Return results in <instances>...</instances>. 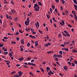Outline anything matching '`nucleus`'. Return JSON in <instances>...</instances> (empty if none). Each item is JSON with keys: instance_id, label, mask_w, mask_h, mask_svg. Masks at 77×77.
I'll list each match as a JSON object with an SVG mask.
<instances>
[{"instance_id": "b1692460", "label": "nucleus", "mask_w": 77, "mask_h": 77, "mask_svg": "<svg viewBox=\"0 0 77 77\" xmlns=\"http://www.w3.org/2000/svg\"><path fill=\"white\" fill-rule=\"evenodd\" d=\"M59 53L60 54H63V53H62V51H60L59 52Z\"/></svg>"}, {"instance_id": "ea45409f", "label": "nucleus", "mask_w": 77, "mask_h": 77, "mask_svg": "<svg viewBox=\"0 0 77 77\" xmlns=\"http://www.w3.org/2000/svg\"><path fill=\"white\" fill-rule=\"evenodd\" d=\"M40 69H41V70L42 71V72H44V69H43L42 68H41Z\"/></svg>"}, {"instance_id": "4c0bfd02", "label": "nucleus", "mask_w": 77, "mask_h": 77, "mask_svg": "<svg viewBox=\"0 0 77 77\" xmlns=\"http://www.w3.org/2000/svg\"><path fill=\"white\" fill-rule=\"evenodd\" d=\"M9 55H10V57H11L12 56V54H11V53H9Z\"/></svg>"}, {"instance_id": "2f4dec72", "label": "nucleus", "mask_w": 77, "mask_h": 77, "mask_svg": "<svg viewBox=\"0 0 77 77\" xmlns=\"http://www.w3.org/2000/svg\"><path fill=\"white\" fill-rule=\"evenodd\" d=\"M55 61H58V59L57 57H55Z\"/></svg>"}, {"instance_id": "79ce46f5", "label": "nucleus", "mask_w": 77, "mask_h": 77, "mask_svg": "<svg viewBox=\"0 0 77 77\" xmlns=\"http://www.w3.org/2000/svg\"><path fill=\"white\" fill-rule=\"evenodd\" d=\"M55 2H56L57 3H59V0H55Z\"/></svg>"}, {"instance_id": "9d476101", "label": "nucleus", "mask_w": 77, "mask_h": 77, "mask_svg": "<svg viewBox=\"0 0 77 77\" xmlns=\"http://www.w3.org/2000/svg\"><path fill=\"white\" fill-rule=\"evenodd\" d=\"M18 60L20 61H21V60H23V57H22L18 59Z\"/></svg>"}, {"instance_id": "bf43d9fd", "label": "nucleus", "mask_w": 77, "mask_h": 77, "mask_svg": "<svg viewBox=\"0 0 77 77\" xmlns=\"http://www.w3.org/2000/svg\"><path fill=\"white\" fill-rule=\"evenodd\" d=\"M74 5L75 7V9L77 8V5H76L74 4Z\"/></svg>"}, {"instance_id": "a18cd8bd", "label": "nucleus", "mask_w": 77, "mask_h": 77, "mask_svg": "<svg viewBox=\"0 0 77 77\" xmlns=\"http://www.w3.org/2000/svg\"><path fill=\"white\" fill-rule=\"evenodd\" d=\"M16 39L17 41H19V39H20V38L18 37H17L16 38Z\"/></svg>"}, {"instance_id": "4468645a", "label": "nucleus", "mask_w": 77, "mask_h": 77, "mask_svg": "<svg viewBox=\"0 0 77 77\" xmlns=\"http://www.w3.org/2000/svg\"><path fill=\"white\" fill-rule=\"evenodd\" d=\"M46 69H47V72H48L49 70L50 69V68L49 67H47Z\"/></svg>"}, {"instance_id": "412c9836", "label": "nucleus", "mask_w": 77, "mask_h": 77, "mask_svg": "<svg viewBox=\"0 0 77 77\" xmlns=\"http://www.w3.org/2000/svg\"><path fill=\"white\" fill-rule=\"evenodd\" d=\"M61 22H62L63 25H64V24H65V22H64V21H63V20H62L61 21Z\"/></svg>"}, {"instance_id": "8fccbe9b", "label": "nucleus", "mask_w": 77, "mask_h": 77, "mask_svg": "<svg viewBox=\"0 0 77 77\" xmlns=\"http://www.w3.org/2000/svg\"><path fill=\"white\" fill-rule=\"evenodd\" d=\"M70 62H71V61H72V60H73V58L71 57L70 58Z\"/></svg>"}, {"instance_id": "f257e3e1", "label": "nucleus", "mask_w": 77, "mask_h": 77, "mask_svg": "<svg viewBox=\"0 0 77 77\" xmlns=\"http://www.w3.org/2000/svg\"><path fill=\"white\" fill-rule=\"evenodd\" d=\"M34 8H35V11H39V5L37 4H35L34 5Z\"/></svg>"}, {"instance_id": "39448f33", "label": "nucleus", "mask_w": 77, "mask_h": 77, "mask_svg": "<svg viewBox=\"0 0 77 77\" xmlns=\"http://www.w3.org/2000/svg\"><path fill=\"white\" fill-rule=\"evenodd\" d=\"M18 74H19L20 76H21L23 74V72H22L21 71H20L19 72H18Z\"/></svg>"}, {"instance_id": "5fc2aeb1", "label": "nucleus", "mask_w": 77, "mask_h": 77, "mask_svg": "<svg viewBox=\"0 0 77 77\" xmlns=\"http://www.w3.org/2000/svg\"><path fill=\"white\" fill-rule=\"evenodd\" d=\"M6 17L7 18V19H9V16H8V14H7L6 15Z\"/></svg>"}, {"instance_id": "864d4df0", "label": "nucleus", "mask_w": 77, "mask_h": 77, "mask_svg": "<svg viewBox=\"0 0 77 77\" xmlns=\"http://www.w3.org/2000/svg\"><path fill=\"white\" fill-rule=\"evenodd\" d=\"M11 4H12L13 5H14V3L13 2V1H11Z\"/></svg>"}, {"instance_id": "58836bf2", "label": "nucleus", "mask_w": 77, "mask_h": 77, "mask_svg": "<svg viewBox=\"0 0 77 77\" xmlns=\"http://www.w3.org/2000/svg\"><path fill=\"white\" fill-rule=\"evenodd\" d=\"M35 47H37V46H38V43H36L35 44Z\"/></svg>"}, {"instance_id": "c756f323", "label": "nucleus", "mask_w": 77, "mask_h": 77, "mask_svg": "<svg viewBox=\"0 0 77 77\" xmlns=\"http://www.w3.org/2000/svg\"><path fill=\"white\" fill-rule=\"evenodd\" d=\"M73 53H77V51L74 50L73 51H72Z\"/></svg>"}, {"instance_id": "ddd939ff", "label": "nucleus", "mask_w": 77, "mask_h": 77, "mask_svg": "<svg viewBox=\"0 0 77 77\" xmlns=\"http://www.w3.org/2000/svg\"><path fill=\"white\" fill-rule=\"evenodd\" d=\"M21 44H24V40H23V39L21 40Z\"/></svg>"}, {"instance_id": "7ed1b4c3", "label": "nucleus", "mask_w": 77, "mask_h": 77, "mask_svg": "<svg viewBox=\"0 0 77 77\" xmlns=\"http://www.w3.org/2000/svg\"><path fill=\"white\" fill-rule=\"evenodd\" d=\"M29 21H26L25 22V24L26 26H28L29 24Z\"/></svg>"}, {"instance_id": "3c124183", "label": "nucleus", "mask_w": 77, "mask_h": 77, "mask_svg": "<svg viewBox=\"0 0 77 77\" xmlns=\"http://www.w3.org/2000/svg\"><path fill=\"white\" fill-rule=\"evenodd\" d=\"M45 46H46V47H48V43L46 44H45Z\"/></svg>"}, {"instance_id": "f704fd0d", "label": "nucleus", "mask_w": 77, "mask_h": 77, "mask_svg": "<svg viewBox=\"0 0 77 77\" xmlns=\"http://www.w3.org/2000/svg\"><path fill=\"white\" fill-rule=\"evenodd\" d=\"M61 1L62 2V3L63 4H65V1H64H64H63V0H61Z\"/></svg>"}, {"instance_id": "f3484780", "label": "nucleus", "mask_w": 77, "mask_h": 77, "mask_svg": "<svg viewBox=\"0 0 77 77\" xmlns=\"http://www.w3.org/2000/svg\"><path fill=\"white\" fill-rule=\"evenodd\" d=\"M38 3L39 5H40V6H42V3H41V2H38Z\"/></svg>"}, {"instance_id": "13d9d810", "label": "nucleus", "mask_w": 77, "mask_h": 77, "mask_svg": "<svg viewBox=\"0 0 77 77\" xmlns=\"http://www.w3.org/2000/svg\"><path fill=\"white\" fill-rule=\"evenodd\" d=\"M60 24L61 26H62L63 25V24L62 23V22H60Z\"/></svg>"}, {"instance_id": "c03bdc74", "label": "nucleus", "mask_w": 77, "mask_h": 77, "mask_svg": "<svg viewBox=\"0 0 77 77\" xmlns=\"http://www.w3.org/2000/svg\"><path fill=\"white\" fill-rule=\"evenodd\" d=\"M30 59H31V58H30V57H28V58H26V59H28V60H30Z\"/></svg>"}, {"instance_id": "0e129e2a", "label": "nucleus", "mask_w": 77, "mask_h": 77, "mask_svg": "<svg viewBox=\"0 0 77 77\" xmlns=\"http://www.w3.org/2000/svg\"><path fill=\"white\" fill-rule=\"evenodd\" d=\"M50 21L51 23H53V22H52V19L51 18L50 19Z\"/></svg>"}, {"instance_id": "6e6552de", "label": "nucleus", "mask_w": 77, "mask_h": 77, "mask_svg": "<svg viewBox=\"0 0 77 77\" xmlns=\"http://www.w3.org/2000/svg\"><path fill=\"white\" fill-rule=\"evenodd\" d=\"M72 14H73L74 15H76L75 14H76V12H75V11H72Z\"/></svg>"}, {"instance_id": "5701e85b", "label": "nucleus", "mask_w": 77, "mask_h": 77, "mask_svg": "<svg viewBox=\"0 0 77 77\" xmlns=\"http://www.w3.org/2000/svg\"><path fill=\"white\" fill-rule=\"evenodd\" d=\"M74 17L75 18V20H77V17L76 14H75V17Z\"/></svg>"}, {"instance_id": "dca6fc26", "label": "nucleus", "mask_w": 77, "mask_h": 77, "mask_svg": "<svg viewBox=\"0 0 77 77\" xmlns=\"http://www.w3.org/2000/svg\"><path fill=\"white\" fill-rule=\"evenodd\" d=\"M52 9H53V10H54V9H55V6H54L53 5H52Z\"/></svg>"}, {"instance_id": "6ab92c4d", "label": "nucleus", "mask_w": 77, "mask_h": 77, "mask_svg": "<svg viewBox=\"0 0 77 77\" xmlns=\"http://www.w3.org/2000/svg\"><path fill=\"white\" fill-rule=\"evenodd\" d=\"M14 21H18V17H16V18H14Z\"/></svg>"}, {"instance_id": "4be33fe9", "label": "nucleus", "mask_w": 77, "mask_h": 77, "mask_svg": "<svg viewBox=\"0 0 77 77\" xmlns=\"http://www.w3.org/2000/svg\"><path fill=\"white\" fill-rule=\"evenodd\" d=\"M58 57H62V55H58Z\"/></svg>"}, {"instance_id": "9b49d317", "label": "nucleus", "mask_w": 77, "mask_h": 77, "mask_svg": "<svg viewBox=\"0 0 77 77\" xmlns=\"http://www.w3.org/2000/svg\"><path fill=\"white\" fill-rule=\"evenodd\" d=\"M20 47L21 48V49L20 50V51H23V48L21 47V46H20Z\"/></svg>"}, {"instance_id": "cd10ccee", "label": "nucleus", "mask_w": 77, "mask_h": 77, "mask_svg": "<svg viewBox=\"0 0 77 77\" xmlns=\"http://www.w3.org/2000/svg\"><path fill=\"white\" fill-rule=\"evenodd\" d=\"M23 66L24 67V68H28V66L26 65H24Z\"/></svg>"}, {"instance_id": "72a5a7b5", "label": "nucleus", "mask_w": 77, "mask_h": 77, "mask_svg": "<svg viewBox=\"0 0 77 77\" xmlns=\"http://www.w3.org/2000/svg\"><path fill=\"white\" fill-rule=\"evenodd\" d=\"M56 63L57 64V65H59V66H61L60 65V64H59V62H57Z\"/></svg>"}, {"instance_id": "0eeeda50", "label": "nucleus", "mask_w": 77, "mask_h": 77, "mask_svg": "<svg viewBox=\"0 0 77 77\" xmlns=\"http://www.w3.org/2000/svg\"><path fill=\"white\" fill-rule=\"evenodd\" d=\"M11 11L12 12V13H13V12H16V11H15V10H14V9H11Z\"/></svg>"}, {"instance_id": "a878e982", "label": "nucleus", "mask_w": 77, "mask_h": 77, "mask_svg": "<svg viewBox=\"0 0 77 77\" xmlns=\"http://www.w3.org/2000/svg\"><path fill=\"white\" fill-rule=\"evenodd\" d=\"M27 45L28 47H30V44L29 43H28L27 44Z\"/></svg>"}, {"instance_id": "49530a36", "label": "nucleus", "mask_w": 77, "mask_h": 77, "mask_svg": "<svg viewBox=\"0 0 77 77\" xmlns=\"http://www.w3.org/2000/svg\"><path fill=\"white\" fill-rule=\"evenodd\" d=\"M16 35H19V32H17L16 33Z\"/></svg>"}, {"instance_id": "20e7f679", "label": "nucleus", "mask_w": 77, "mask_h": 77, "mask_svg": "<svg viewBox=\"0 0 77 77\" xmlns=\"http://www.w3.org/2000/svg\"><path fill=\"white\" fill-rule=\"evenodd\" d=\"M29 37H30V38H32V39H36V38L35 36H32V35H29Z\"/></svg>"}, {"instance_id": "f8f14e48", "label": "nucleus", "mask_w": 77, "mask_h": 77, "mask_svg": "<svg viewBox=\"0 0 77 77\" xmlns=\"http://www.w3.org/2000/svg\"><path fill=\"white\" fill-rule=\"evenodd\" d=\"M73 1L74 3H75V4H76L77 5V1L76 0H73Z\"/></svg>"}, {"instance_id": "f03ea898", "label": "nucleus", "mask_w": 77, "mask_h": 77, "mask_svg": "<svg viewBox=\"0 0 77 77\" xmlns=\"http://www.w3.org/2000/svg\"><path fill=\"white\" fill-rule=\"evenodd\" d=\"M64 33H65L66 34L64 33H63V32H62V33L63 34V35L64 36L66 37V36H68V37H69V36H70V35L69 34V33H68L67 31H64Z\"/></svg>"}, {"instance_id": "4d7b16f0", "label": "nucleus", "mask_w": 77, "mask_h": 77, "mask_svg": "<svg viewBox=\"0 0 77 77\" xmlns=\"http://www.w3.org/2000/svg\"><path fill=\"white\" fill-rule=\"evenodd\" d=\"M11 44H16V42H11Z\"/></svg>"}, {"instance_id": "09e8293b", "label": "nucleus", "mask_w": 77, "mask_h": 77, "mask_svg": "<svg viewBox=\"0 0 77 77\" xmlns=\"http://www.w3.org/2000/svg\"><path fill=\"white\" fill-rule=\"evenodd\" d=\"M50 11L51 12V13H52V9H51V8H50Z\"/></svg>"}, {"instance_id": "052dcab7", "label": "nucleus", "mask_w": 77, "mask_h": 77, "mask_svg": "<svg viewBox=\"0 0 77 77\" xmlns=\"http://www.w3.org/2000/svg\"><path fill=\"white\" fill-rule=\"evenodd\" d=\"M53 65L54 66H57L56 64L54 63H53Z\"/></svg>"}, {"instance_id": "680f3d73", "label": "nucleus", "mask_w": 77, "mask_h": 77, "mask_svg": "<svg viewBox=\"0 0 77 77\" xmlns=\"http://www.w3.org/2000/svg\"><path fill=\"white\" fill-rule=\"evenodd\" d=\"M60 45L61 46H62V47H64V46H65V45H62V44H61Z\"/></svg>"}, {"instance_id": "c85d7f7f", "label": "nucleus", "mask_w": 77, "mask_h": 77, "mask_svg": "<svg viewBox=\"0 0 77 77\" xmlns=\"http://www.w3.org/2000/svg\"><path fill=\"white\" fill-rule=\"evenodd\" d=\"M30 29H31V32H34V30L32 29V28H30Z\"/></svg>"}, {"instance_id": "aec40b11", "label": "nucleus", "mask_w": 77, "mask_h": 77, "mask_svg": "<svg viewBox=\"0 0 77 77\" xmlns=\"http://www.w3.org/2000/svg\"><path fill=\"white\" fill-rule=\"evenodd\" d=\"M31 65H32V66H36V64H34L33 63H31Z\"/></svg>"}, {"instance_id": "e2e57ef3", "label": "nucleus", "mask_w": 77, "mask_h": 77, "mask_svg": "<svg viewBox=\"0 0 77 77\" xmlns=\"http://www.w3.org/2000/svg\"><path fill=\"white\" fill-rule=\"evenodd\" d=\"M29 52H30V53H33V51L32 50H29Z\"/></svg>"}, {"instance_id": "c9c22d12", "label": "nucleus", "mask_w": 77, "mask_h": 77, "mask_svg": "<svg viewBox=\"0 0 77 77\" xmlns=\"http://www.w3.org/2000/svg\"><path fill=\"white\" fill-rule=\"evenodd\" d=\"M46 16L48 19H49V18H50V16L49 15H46Z\"/></svg>"}, {"instance_id": "393cba45", "label": "nucleus", "mask_w": 77, "mask_h": 77, "mask_svg": "<svg viewBox=\"0 0 77 77\" xmlns=\"http://www.w3.org/2000/svg\"><path fill=\"white\" fill-rule=\"evenodd\" d=\"M64 12L65 13H66V14H68V11H67V10H65Z\"/></svg>"}, {"instance_id": "1a4fd4ad", "label": "nucleus", "mask_w": 77, "mask_h": 77, "mask_svg": "<svg viewBox=\"0 0 77 77\" xmlns=\"http://www.w3.org/2000/svg\"><path fill=\"white\" fill-rule=\"evenodd\" d=\"M53 51H49L47 52V54H51V53H53Z\"/></svg>"}, {"instance_id": "473e14b6", "label": "nucleus", "mask_w": 77, "mask_h": 77, "mask_svg": "<svg viewBox=\"0 0 77 77\" xmlns=\"http://www.w3.org/2000/svg\"><path fill=\"white\" fill-rule=\"evenodd\" d=\"M3 38L4 39H8V38L6 37H4Z\"/></svg>"}, {"instance_id": "a19ab883", "label": "nucleus", "mask_w": 77, "mask_h": 77, "mask_svg": "<svg viewBox=\"0 0 77 77\" xmlns=\"http://www.w3.org/2000/svg\"><path fill=\"white\" fill-rule=\"evenodd\" d=\"M38 32H40V33H41V34H42V31H41L40 30H38Z\"/></svg>"}, {"instance_id": "37998d69", "label": "nucleus", "mask_w": 77, "mask_h": 77, "mask_svg": "<svg viewBox=\"0 0 77 77\" xmlns=\"http://www.w3.org/2000/svg\"><path fill=\"white\" fill-rule=\"evenodd\" d=\"M58 36L59 37H62V35H61V34H60V33L59 34Z\"/></svg>"}, {"instance_id": "bb28decb", "label": "nucleus", "mask_w": 77, "mask_h": 77, "mask_svg": "<svg viewBox=\"0 0 77 77\" xmlns=\"http://www.w3.org/2000/svg\"><path fill=\"white\" fill-rule=\"evenodd\" d=\"M3 46H4V44H2H2H1V43H0V47H3Z\"/></svg>"}, {"instance_id": "423d86ee", "label": "nucleus", "mask_w": 77, "mask_h": 77, "mask_svg": "<svg viewBox=\"0 0 77 77\" xmlns=\"http://www.w3.org/2000/svg\"><path fill=\"white\" fill-rule=\"evenodd\" d=\"M63 68L65 71H67V70L66 69H68V67H67V66H63Z\"/></svg>"}, {"instance_id": "de8ad7c7", "label": "nucleus", "mask_w": 77, "mask_h": 77, "mask_svg": "<svg viewBox=\"0 0 77 77\" xmlns=\"http://www.w3.org/2000/svg\"><path fill=\"white\" fill-rule=\"evenodd\" d=\"M19 32H20V33H23V31H21V30H19Z\"/></svg>"}, {"instance_id": "6e6d98bb", "label": "nucleus", "mask_w": 77, "mask_h": 77, "mask_svg": "<svg viewBox=\"0 0 77 77\" xmlns=\"http://www.w3.org/2000/svg\"><path fill=\"white\" fill-rule=\"evenodd\" d=\"M68 48H65V50L66 51H68Z\"/></svg>"}, {"instance_id": "603ef678", "label": "nucleus", "mask_w": 77, "mask_h": 77, "mask_svg": "<svg viewBox=\"0 0 77 77\" xmlns=\"http://www.w3.org/2000/svg\"><path fill=\"white\" fill-rule=\"evenodd\" d=\"M6 62H7V63H11V62L9 60L6 61Z\"/></svg>"}, {"instance_id": "774afa93", "label": "nucleus", "mask_w": 77, "mask_h": 77, "mask_svg": "<svg viewBox=\"0 0 77 77\" xmlns=\"http://www.w3.org/2000/svg\"><path fill=\"white\" fill-rule=\"evenodd\" d=\"M74 63H75V64L77 65V61L76 60L74 61Z\"/></svg>"}, {"instance_id": "69168bd1", "label": "nucleus", "mask_w": 77, "mask_h": 77, "mask_svg": "<svg viewBox=\"0 0 77 77\" xmlns=\"http://www.w3.org/2000/svg\"><path fill=\"white\" fill-rule=\"evenodd\" d=\"M14 73H15V71H14V72H12L11 74H14Z\"/></svg>"}, {"instance_id": "2eb2a0df", "label": "nucleus", "mask_w": 77, "mask_h": 77, "mask_svg": "<svg viewBox=\"0 0 77 77\" xmlns=\"http://www.w3.org/2000/svg\"><path fill=\"white\" fill-rule=\"evenodd\" d=\"M54 57H58V55H57V54H54Z\"/></svg>"}, {"instance_id": "7c9ffc66", "label": "nucleus", "mask_w": 77, "mask_h": 77, "mask_svg": "<svg viewBox=\"0 0 77 77\" xmlns=\"http://www.w3.org/2000/svg\"><path fill=\"white\" fill-rule=\"evenodd\" d=\"M64 45H66V44H69V43L68 42H66L65 43V42H64Z\"/></svg>"}, {"instance_id": "a211bd4d", "label": "nucleus", "mask_w": 77, "mask_h": 77, "mask_svg": "<svg viewBox=\"0 0 77 77\" xmlns=\"http://www.w3.org/2000/svg\"><path fill=\"white\" fill-rule=\"evenodd\" d=\"M49 73L51 74H54V73L53 72H52V71H51V70H50L49 72Z\"/></svg>"}, {"instance_id": "338daca9", "label": "nucleus", "mask_w": 77, "mask_h": 77, "mask_svg": "<svg viewBox=\"0 0 77 77\" xmlns=\"http://www.w3.org/2000/svg\"><path fill=\"white\" fill-rule=\"evenodd\" d=\"M34 60H31V62H32V63H33V62H34Z\"/></svg>"}, {"instance_id": "e433bc0d", "label": "nucleus", "mask_w": 77, "mask_h": 77, "mask_svg": "<svg viewBox=\"0 0 77 77\" xmlns=\"http://www.w3.org/2000/svg\"><path fill=\"white\" fill-rule=\"evenodd\" d=\"M37 25H38V27H39V22H38V21L37 22Z\"/></svg>"}]
</instances>
